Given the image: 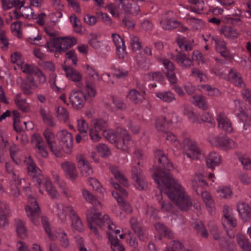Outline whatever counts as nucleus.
I'll return each instance as SVG.
<instances>
[{
  "instance_id": "f257e3e1",
  "label": "nucleus",
  "mask_w": 251,
  "mask_h": 251,
  "mask_svg": "<svg viewBox=\"0 0 251 251\" xmlns=\"http://www.w3.org/2000/svg\"><path fill=\"white\" fill-rule=\"evenodd\" d=\"M155 158L160 166L154 172L153 178L159 189V194H156V196L162 210L171 212L173 208L171 203L163 199V191L179 209L183 211L187 210L192 205V202L184 189L173 178L170 173V171L173 169L172 163L163 151L160 150L155 151Z\"/></svg>"
},
{
  "instance_id": "f03ea898",
  "label": "nucleus",
  "mask_w": 251,
  "mask_h": 251,
  "mask_svg": "<svg viewBox=\"0 0 251 251\" xmlns=\"http://www.w3.org/2000/svg\"><path fill=\"white\" fill-rule=\"evenodd\" d=\"M82 193L85 199L93 206V208L88 210L86 213L89 227L97 239L100 240L101 239V236L97 228L94 224H96L101 228L106 226L109 230L108 232L114 231L116 226L111 221L108 215H104L101 217L100 213L98 211L101 209V204L94 195L85 189L83 190Z\"/></svg>"
},
{
  "instance_id": "7ed1b4c3",
  "label": "nucleus",
  "mask_w": 251,
  "mask_h": 251,
  "mask_svg": "<svg viewBox=\"0 0 251 251\" xmlns=\"http://www.w3.org/2000/svg\"><path fill=\"white\" fill-rule=\"evenodd\" d=\"M116 4L111 3L106 7L113 16L119 18L122 14L124 15L123 22L128 28H133L135 25L133 21L128 19L129 16L132 14H138L140 12L139 6L136 4L133 5L126 0H116Z\"/></svg>"
},
{
  "instance_id": "20e7f679",
  "label": "nucleus",
  "mask_w": 251,
  "mask_h": 251,
  "mask_svg": "<svg viewBox=\"0 0 251 251\" xmlns=\"http://www.w3.org/2000/svg\"><path fill=\"white\" fill-rule=\"evenodd\" d=\"M76 44V40L74 37H64L56 38H50L47 41L46 47L50 52L57 53L65 52L69 49Z\"/></svg>"
},
{
  "instance_id": "39448f33",
  "label": "nucleus",
  "mask_w": 251,
  "mask_h": 251,
  "mask_svg": "<svg viewBox=\"0 0 251 251\" xmlns=\"http://www.w3.org/2000/svg\"><path fill=\"white\" fill-rule=\"evenodd\" d=\"M110 182L116 189L115 191H113L112 195L117 200L119 205L126 213H131L132 211V208L129 203L125 200L127 197V193L118 183L114 182L113 179L111 178Z\"/></svg>"
},
{
  "instance_id": "423d86ee",
  "label": "nucleus",
  "mask_w": 251,
  "mask_h": 251,
  "mask_svg": "<svg viewBox=\"0 0 251 251\" xmlns=\"http://www.w3.org/2000/svg\"><path fill=\"white\" fill-rule=\"evenodd\" d=\"M223 216L222 219V223L223 227L226 229L227 235L230 238H233L234 234L233 232H229L237 226V220L227 205H225L223 207Z\"/></svg>"
},
{
  "instance_id": "0eeeda50",
  "label": "nucleus",
  "mask_w": 251,
  "mask_h": 251,
  "mask_svg": "<svg viewBox=\"0 0 251 251\" xmlns=\"http://www.w3.org/2000/svg\"><path fill=\"white\" fill-rule=\"evenodd\" d=\"M186 155L192 159H198L201 154V150L193 140L186 138L183 140Z\"/></svg>"
},
{
  "instance_id": "6e6552de",
  "label": "nucleus",
  "mask_w": 251,
  "mask_h": 251,
  "mask_svg": "<svg viewBox=\"0 0 251 251\" xmlns=\"http://www.w3.org/2000/svg\"><path fill=\"white\" fill-rule=\"evenodd\" d=\"M57 137L64 151L68 154L70 153L73 146V137L72 134L67 130L63 129L57 132Z\"/></svg>"
},
{
  "instance_id": "1a4fd4ad",
  "label": "nucleus",
  "mask_w": 251,
  "mask_h": 251,
  "mask_svg": "<svg viewBox=\"0 0 251 251\" xmlns=\"http://www.w3.org/2000/svg\"><path fill=\"white\" fill-rule=\"evenodd\" d=\"M29 204L25 208L27 215L35 225L39 223L38 219L41 217V212L36 200L33 197L29 198Z\"/></svg>"
},
{
  "instance_id": "9d476101",
  "label": "nucleus",
  "mask_w": 251,
  "mask_h": 251,
  "mask_svg": "<svg viewBox=\"0 0 251 251\" xmlns=\"http://www.w3.org/2000/svg\"><path fill=\"white\" fill-rule=\"evenodd\" d=\"M25 161L27 165L29 175L32 178L33 180L36 182V184L40 185L43 179V176L41 175V170L37 167L30 156L26 158Z\"/></svg>"
},
{
  "instance_id": "9b49d317",
  "label": "nucleus",
  "mask_w": 251,
  "mask_h": 251,
  "mask_svg": "<svg viewBox=\"0 0 251 251\" xmlns=\"http://www.w3.org/2000/svg\"><path fill=\"white\" fill-rule=\"evenodd\" d=\"M118 136L119 137L118 139L116 147L123 151H127L133 143L129 134L126 130L120 128V130L118 131Z\"/></svg>"
},
{
  "instance_id": "f8f14e48",
  "label": "nucleus",
  "mask_w": 251,
  "mask_h": 251,
  "mask_svg": "<svg viewBox=\"0 0 251 251\" xmlns=\"http://www.w3.org/2000/svg\"><path fill=\"white\" fill-rule=\"evenodd\" d=\"M210 140L213 145L221 147L224 150L231 149L236 147L235 142L227 137L214 136L210 137Z\"/></svg>"
},
{
  "instance_id": "ddd939ff",
  "label": "nucleus",
  "mask_w": 251,
  "mask_h": 251,
  "mask_svg": "<svg viewBox=\"0 0 251 251\" xmlns=\"http://www.w3.org/2000/svg\"><path fill=\"white\" fill-rule=\"evenodd\" d=\"M31 142L38 153L43 157L46 158L48 156V152L47 148L40 135L37 133L33 134L31 137Z\"/></svg>"
},
{
  "instance_id": "4468645a",
  "label": "nucleus",
  "mask_w": 251,
  "mask_h": 251,
  "mask_svg": "<svg viewBox=\"0 0 251 251\" xmlns=\"http://www.w3.org/2000/svg\"><path fill=\"white\" fill-rule=\"evenodd\" d=\"M69 100L73 107L77 109L83 108L86 100L84 94L81 91H76L70 93Z\"/></svg>"
},
{
  "instance_id": "2eb2a0df",
  "label": "nucleus",
  "mask_w": 251,
  "mask_h": 251,
  "mask_svg": "<svg viewBox=\"0 0 251 251\" xmlns=\"http://www.w3.org/2000/svg\"><path fill=\"white\" fill-rule=\"evenodd\" d=\"M67 78L76 83V86L79 89H82L83 85L81 82L82 75L76 70L70 67H63Z\"/></svg>"
},
{
  "instance_id": "dca6fc26",
  "label": "nucleus",
  "mask_w": 251,
  "mask_h": 251,
  "mask_svg": "<svg viewBox=\"0 0 251 251\" xmlns=\"http://www.w3.org/2000/svg\"><path fill=\"white\" fill-rule=\"evenodd\" d=\"M235 103L236 106V111L237 115L241 122L244 123V128L247 129V127L251 126V116L248 114L240 105V101L238 100H235Z\"/></svg>"
},
{
  "instance_id": "f3484780",
  "label": "nucleus",
  "mask_w": 251,
  "mask_h": 251,
  "mask_svg": "<svg viewBox=\"0 0 251 251\" xmlns=\"http://www.w3.org/2000/svg\"><path fill=\"white\" fill-rule=\"evenodd\" d=\"M217 121L219 128L227 133H231L232 131L233 128L231 122L225 113H219L217 115Z\"/></svg>"
},
{
  "instance_id": "a211bd4d",
  "label": "nucleus",
  "mask_w": 251,
  "mask_h": 251,
  "mask_svg": "<svg viewBox=\"0 0 251 251\" xmlns=\"http://www.w3.org/2000/svg\"><path fill=\"white\" fill-rule=\"evenodd\" d=\"M62 169L65 173L67 178L74 181L77 177L78 175L75 164L70 161H65L61 163Z\"/></svg>"
},
{
  "instance_id": "6ab92c4d",
  "label": "nucleus",
  "mask_w": 251,
  "mask_h": 251,
  "mask_svg": "<svg viewBox=\"0 0 251 251\" xmlns=\"http://www.w3.org/2000/svg\"><path fill=\"white\" fill-rule=\"evenodd\" d=\"M69 211L70 217L72 221V226L75 230L81 232L84 230V226L80 218L76 214L72 207H66L65 209Z\"/></svg>"
},
{
  "instance_id": "aec40b11",
  "label": "nucleus",
  "mask_w": 251,
  "mask_h": 251,
  "mask_svg": "<svg viewBox=\"0 0 251 251\" xmlns=\"http://www.w3.org/2000/svg\"><path fill=\"white\" fill-rule=\"evenodd\" d=\"M76 159L81 170V173L83 176H87L93 174V169L84 156L78 155L76 156Z\"/></svg>"
},
{
  "instance_id": "412c9836",
  "label": "nucleus",
  "mask_w": 251,
  "mask_h": 251,
  "mask_svg": "<svg viewBox=\"0 0 251 251\" xmlns=\"http://www.w3.org/2000/svg\"><path fill=\"white\" fill-rule=\"evenodd\" d=\"M113 42L116 46L117 54L119 58H124L126 54V46L123 38L116 33L112 34Z\"/></svg>"
},
{
  "instance_id": "4be33fe9",
  "label": "nucleus",
  "mask_w": 251,
  "mask_h": 251,
  "mask_svg": "<svg viewBox=\"0 0 251 251\" xmlns=\"http://www.w3.org/2000/svg\"><path fill=\"white\" fill-rule=\"evenodd\" d=\"M175 61L182 68H189L193 65V59L182 51L178 52L176 56Z\"/></svg>"
},
{
  "instance_id": "5701e85b",
  "label": "nucleus",
  "mask_w": 251,
  "mask_h": 251,
  "mask_svg": "<svg viewBox=\"0 0 251 251\" xmlns=\"http://www.w3.org/2000/svg\"><path fill=\"white\" fill-rule=\"evenodd\" d=\"M154 226L156 231L163 237L170 240L174 239V233L164 224L156 223L154 225Z\"/></svg>"
},
{
  "instance_id": "b1692460",
  "label": "nucleus",
  "mask_w": 251,
  "mask_h": 251,
  "mask_svg": "<svg viewBox=\"0 0 251 251\" xmlns=\"http://www.w3.org/2000/svg\"><path fill=\"white\" fill-rule=\"evenodd\" d=\"M191 185L197 192V190L204 189L207 186V183L204 180L203 175L201 173H196L192 176L191 179Z\"/></svg>"
},
{
  "instance_id": "393cba45",
  "label": "nucleus",
  "mask_w": 251,
  "mask_h": 251,
  "mask_svg": "<svg viewBox=\"0 0 251 251\" xmlns=\"http://www.w3.org/2000/svg\"><path fill=\"white\" fill-rule=\"evenodd\" d=\"M212 39L215 41L216 45V50L218 52L221 54V55L226 59H230V55L227 50L226 47V43L223 40H218L215 37L212 36Z\"/></svg>"
},
{
  "instance_id": "a878e982",
  "label": "nucleus",
  "mask_w": 251,
  "mask_h": 251,
  "mask_svg": "<svg viewBox=\"0 0 251 251\" xmlns=\"http://www.w3.org/2000/svg\"><path fill=\"white\" fill-rule=\"evenodd\" d=\"M85 72L86 74V82L97 83L100 80L99 76L96 70L91 66L86 65L84 66Z\"/></svg>"
},
{
  "instance_id": "bb28decb",
  "label": "nucleus",
  "mask_w": 251,
  "mask_h": 251,
  "mask_svg": "<svg viewBox=\"0 0 251 251\" xmlns=\"http://www.w3.org/2000/svg\"><path fill=\"white\" fill-rule=\"evenodd\" d=\"M237 211L245 222L251 218V208L245 202H240L237 205Z\"/></svg>"
},
{
  "instance_id": "cd10ccee",
  "label": "nucleus",
  "mask_w": 251,
  "mask_h": 251,
  "mask_svg": "<svg viewBox=\"0 0 251 251\" xmlns=\"http://www.w3.org/2000/svg\"><path fill=\"white\" fill-rule=\"evenodd\" d=\"M161 27L166 30H172L178 27L180 25V23L175 19H172L167 17H164L160 22Z\"/></svg>"
},
{
  "instance_id": "c85d7f7f",
  "label": "nucleus",
  "mask_w": 251,
  "mask_h": 251,
  "mask_svg": "<svg viewBox=\"0 0 251 251\" xmlns=\"http://www.w3.org/2000/svg\"><path fill=\"white\" fill-rule=\"evenodd\" d=\"M191 101L193 104L203 110L208 109V106L206 99L201 95L193 96Z\"/></svg>"
},
{
  "instance_id": "c756f323",
  "label": "nucleus",
  "mask_w": 251,
  "mask_h": 251,
  "mask_svg": "<svg viewBox=\"0 0 251 251\" xmlns=\"http://www.w3.org/2000/svg\"><path fill=\"white\" fill-rule=\"evenodd\" d=\"M110 170L114 176L115 178L121 183L123 184L125 186H128L127 179L120 171L118 167L116 166H112L110 167Z\"/></svg>"
},
{
  "instance_id": "7c9ffc66",
  "label": "nucleus",
  "mask_w": 251,
  "mask_h": 251,
  "mask_svg": "<svg viewBox=\"0 0 251 251\" xmlns=\"http://www.w3.org/2000/svg\"><path fill=\"white\" fill-rule=\"evenodd\" d=\"M2 6L4 9L7 10L14 7L16 9H20L24 6L25 0H1Z\"/></svg>"
},
{
  "instance_id": "2f4dec72",
  "label": "nucleus",
  "mask_w": 251,
  "mask_h": 251,
  "mask_svg": "<svg viewBox=\"0 0 251 251\" xmlns=\"http://www.w3.org/2000/svg\"><path fill=\"white\" fill-rule=\"evenodd\" d=\"M221 163V156L215 152L209 153L206 159V165L208 168H213Z\"/></svg>"
},
{
  "instance_id": "473e14b6",
  "label": "nucleus",
  "mask_w": 251,
  "mask_h": 251,
  "mask_svg": "<svg viewBox=\"0 0 251 251\" xmlns=\"http://www.w3.org/2000/svg\"><path fill=\"white\" fill-rule=\"evenodd\" d=\"M108 240L113 251H125L124 246L115 235L108 233Z\"/></svg>"
},
{
  "instance_id": "72a5a7b5",
  "label": "nucleus",
  "mask_w": 251,
  "mask_h": 251,
  "mask_svg": "<svg viewBox=\"0 0 251 251\" xmlns=\"http://www.w3.org/2000/svg\"><path fill=\"white\" fill-rule=\"evenodd\" d=\"M15 226L18 236L23 239L26 238L27 236V230L23 221L20 219H16Z\"/></svg>"
},
{
  "instance_id": "f704fd0d",
  "label": "nucleus",
  "mask_w": 251,
  "mask_h": 251,
  "mask_svg": "<svg viewBox=\"0 0 251 251\" xmlns=\"http://www.w3.org/2000/svg\"><path fill=\"white\" fill-rule=\"evenodd\" d=\"M189 3L192 4L190 10L197 14H201L204 8V3L203 0H188Z\"/></svg>"
},
{
  "instance_id": "c9c22d12",
  "label": "nucleus",
  "mask_w": 251,
  "mask_h": 251,
  "mask_svg": "<svg viewBox=\"0 0 251 251\" xmlns=\"http://www.w3.org/2000/svg\"><path fill=\"white\" fill-rule=\"evenodd\" d=\"M44 185L46 191L52 199H58L59 198V194L50 180H46Z\"/></svg>"
},
{
  "instance_id": "e433bc0d",
  "label": "nucleus",
  "mask_w": 251,
  "mask_h": 251,
  "mask_svg": "<svg viewBox=\"0 0 251 251\" xmlns=\"http://www.w3.org/2000/svg\"><path fill=\"white\" fill-rule=\"evenodd\" d=\"M21 97V93L17 94L14 99V101L19 109L23 112H26L29 110L28 104L26 100L22 99Z\"/></svg>"
},
{
  "instance_id": "4c0bfd02",
  "label": "nucleus",
  "mask_w": 251,
  "mask_h": 251,
  "mask_svg": "<svg viewBox=\"0 0 251 251\" xmlns=\"http://www.w3.org/2000/svg\"><path fill=\"white\" fill-rule=\"evenodd\" d=\"M156 96L160 100L168 103L176 100L174 94L171 91L159 92L156 93Z\"/></svg>"
},
{
  "instance_id": "58836bf2",
  "label": "nucleus",
  "mask_w": 251,
  "mask_h": 251,
  "mask_svg": "<svg viewBox=\"0 0 251 251\" xmlns=\"http://www.w3.org/2000/svg\"><path fill=\"white\" fill-rule=\"evenodd\" d=\"M129 99L135 103H139L144 99V95L135 89L130 90L128 93Z\"/></svg>"
},
{
  "instance_id": "ea45409f",
  "label": "nucleus",
  "mask_w": 251,
  "mask_h": 251,
  "mask_svg": "<svg viewBox=\"0 0 251 251\" xmlns=\"http://www.w3.org/2000/svg\"><path fill=\"white\" fill-rule=\"evenodd\" d=\"M229 76L231 81L237 86L242 87L243 84L240 74L238 73L233 69H231L229 72Z\"/></svg>"
},
{
  "instance_id": "a19ab883",
  "label": "nucleus",
  "mask_w": 251,
  "mask_h": 251,
  "mask_svg": "<svg viewBox=\"0 0 251 251\" xmlns=\"http://www.w3.org/2000/svg\"><path fill=\"white\" fill-rule=\"evenodd\" d=\"M219 249L221 251H234L235 245L232 242L226 240L225 238L221 239L219 242Z\"/></svg>"
},
{
  "instance_id": "79ce46f5",
  "label": "nucleus",
  "mask_w": 251,
  "mask_h": 251,
  "mask_svg": "<svg viewBox=\"0 0 251 251\" xmlns=\"http://www.w3.org/2000/svg\"><path fill=\"white\" fill-rule=\"evenodd\" d=\"M193 41L186 40L184 38H179L177 39V43L179 47L185 51L191 50L193 48Z\"/></svg>"
},
{
  "instance_id": "37998d69",
  "label": "nucleus",
  "mask_w": 251,
  "mask_h": 251,
  "mask_svg": "<svg viewBox=\"0 0 251 251\" xmlns=\"http://www.w3.org/2000/svg\"><path fill=\"white\" fill-rule=\"evenodd\" d=\"M238 244L243 251H251V244L248 239L243 235L237 237Z\"/></svg>"
},
{
  "instance_id": "c03bdc74",
  "label": "nucleus",
  "mask_w": 251,
  "mask_h": 251,
  "mask_svg": "<svg viewBox=\"0 0 251 251\" xmlns=\"http://www.w3.org/2000/svg\"><path fill=\"white\" fill-rule=\"evenodd\" d=\"M221 32L225 37L231 39L237 38L239 35L237 31L229 26H225L223 27Z\"/></svg>"
},
{
  "instance_id": "a18cd8bd",
  "label": "nucleus",
  "mask_w": 251,
  "mask_h": 251,
  "mask_svg": "<svg viewBox=\"0 0 251 251\" xmlns=\"http://www.w3.org/2000/svg\"><path fill=\"white\" fill-rule=\"evenodd\" d=\"M120 129H117L116 134L111 130H104L103 135L108 141L114 144L116 146L118 139L119 137L118 136V131Z\"/></svg>"
},
{
  "instance_id": "49530a36",
  "label": "nucleus",
  "mask_w": 251,
  "mask_h": 251,
  "mask_svg": "<svg viewBox=\"0 0 251 251\" xmlns=\"http://www.w3.org/2000/svg\"><path fill=\"white\" fill-rule=\"evenodd\" d=\"M196 193L198 195H201L202 198L207 206L212 207L213 206V201L208 192L204 191L203 189H201V190H197Z\"/></svg>"
},
{
  "instance_id": "de8ad7c7",
  "label": "nucleus",
  "mask_w": 251,
  "mask_h": 251,
  "mask_svg": "<svg viewBox=\"0 0 251 251\" xmlns=\"http://www.w3.org/2000/svg\"><path fill=\"white\" fill-rule=\"evenodd\" d=\"M40 113L45 124L50 127L55 126L52 115L49 112H47L45 109L41 108Z\"/></svg>"
},
{
  "instance_id": "09e8293b",
  "label": "nucleus",
  "mask_w": 251,
  "mask_h": 251,
  "mask_svg": "<svg viewBox=\"0 0 251 251\" xmlns=\"http://www.w3.org/2000/svg\"><path fill=\"white\" fill-rule=\"evenodd\" d=\"M201 91L206 93L208 96L218 97L221 95V93L218 89L209 85H202L201 86Z\"/></svg>"
},
{
  "instance_id": "8fccbe9b",
  "label": "nucleus",
  "mask_w": 251,
  "mask_h": 251,
  "mask_svg": "<svg viewBox=\"0 0 251 251\" xmlns=\"http://www.w3.org/2000/svg\"><path fill=\"white\" fill-rule=\"evenodd\" d=\"M56 113L57 117L59 121L65 123L67 122L69 119V113L65 108L59 106L57 108Z\"/></svg>"
},
{
  "instance_id": "3c124183",
  "label": "nucleus",
  "mask_w": 251,
  "mask_h": 251,
  "mask_svg": "<svg viewBox=\"0 0 251 251\" xmlns=\"http://www.w3.org/2000/svg\"><path fill=\"white\" fill-rule=\"evenodd\" d=\"M9 214V209L5 208V210L0 208V227L5 226L8 224L7 217Z\"/></svg>"
},
{
  "instance_id": "603ef678",
  "label": "nucleus",
  "mask_w": 251,
  "mask_h": 251,
  "mask_svg": "<svg viewBox=\"0 0 251 251\" xmlns=\"http://www.w3.org/2000/svg\"><path fill=\"white\" fill-rule=\"evenodd\" d=\"M9 41L4 31H0V48L2 50H6L9 46Z\"/></svg>"
},
{
  "instance_id": "864d4df0",
  "label": "nucleus",
  "mask_w": 251,
  "mask_h": 251,
  "mask_svg": "<svg viewBox=\"0 0 251 251\" xmlns=\"http://www.w3.org/2000/svg\"><path fill=\"white\" fill-rule=\"evenodd\" d=\"M97 150L103 157H107L111 154V151L108 146L104 144H99L97 146Z\"/></svg>"
},
{
  "instance_id": "5fc2aeb1",
  "label": "nucleus",
  "mask_w": 251,
  "mask_h": 251,
  "mask_svg": "<svg viewBox=\"0 0 251 251\" xmlns=\"http://www.w3.org/2000/svg\"><path fill=\"white\" fill-rule=\"evenodd\" d=\"M22 83L20 85L21 89L23 92L24 94L26 95H30L32 94V89L35 88L32 87L31 85L28 83L25 80L22 79Z\"/></svg>"
},
{
  "instance_id": "6e6d98bb",
  "label": "nucleus",
  "mask_w": 251,
  "mask_h": 251,
  "mask_svg": "<svg viewBox=\"0 0 251 251\" xmlns=\"http://www.w3.org/2000/svg\"><path fill=\"white\" fill-rule=\"evenodd\" d=\"M130 46L134 51L139 50L142 48V43L139 37L132 35L130 37Z\"/></svg>"
},
{
  "instance_id": "4d7b16f0",
  "label": "nucleus",
  "mask_w": 251,
  "mask_h": 251,
  "mask_svg": "<svg viewBox=\"0 0 251 251\" xmlns=\"http://www.w3.org/2000/svg\"><path fill=\"white\" fill-rule=\"evenodd\" d=\"M44 136L49 145H51L54 143L55 135L49 129L46 128L43 132Z\"/></svg>"
},
{
  "instance_id": "13d9d810",
  "label": "nucleus",
  "mask_w": 251,
  "mask_h": 251,
  "mask_svg": "<svg viewBox=\"0 0 251 251\" xmlns=\"http://www.w3.org/2000/svg\"><path fill=\"white\" fill-rule=\"evenodd\" d=\"M168 124L165 117L160 116L156 120V128L159 131H164Z\"/></svg>"
},
{
  "instance_id": "bf43d9fd",
  "label": "nucleus",
  "mask_w": 251,
  "mask_h": 251,
  "mask_svg": "<svg viewBox=\"0 0 251 251\" xmlns=\"http://www.w3.org/2000/svg\"><path fill=\"white\" fill-rule=\"evenodd\" d=\"M21 69L22 72L25 74H27V75H34L38 70L37 67L29 64H25L23 66H22Z\"/></svg>"
},
{
  "instance_id": "052dcab7",
  "label": "nucleus",
  "mask_w": 251,
  "mask_h": 251,
  "mask_svg": "<svg viewBox=\"0 0 251 251\" xmlns=\"http://www.w3.org/2000/svg\"><path fill=\"white\" fill-rule=\"evenodd\" d=\"M70 20L73 24V26L74 28V30L76 33L82 34L83 31L81 25L78 24L79 22L77 17L75 15H72L70 17Z\"/></svg>"
},
{
  "instance_id": "680f3d73",
  "label": "nucleus",
  "mask_w": 251,
  "mask_h": 251,
  "mask_svg": "<svg viewBox=\"0 0 251 251\" xmlns=\"http://www.w3.org/2000/svg\"><path fill=\"white\" fill-rule=\"evenodd\" d=\"M159 61L164 65L165 68L167 70V72H173L175 70V66L169 59L162 58L159 59Z\"/></svg>"
},
{
  "instance_id": "e2e57ef3",
  "label": "nucleus",
  "mask_w": 251,
  "mask_h": 251,
  "mask_svg": "<svg viewBox=\"0 0 251 251\" xmlns=\"http://www.w3.org/2000/svg\"><path fill=\"white\" fill-rule=\"evenodd\" d=\"M57 207L58 210V211L57 212V215L58 218L61 220L62 222H65L67 218V213L69 212V211L68 210H66L65 208L66 207H72L71 206H62L61 205L57 204Z\"/></svg>"
},
{
  "instance_id": "0e129e2a",
  "label": "nucleus",
  "mask_w": 251,
  "mask_h": 251,
  "mask_svg": "<svg viewBox=\"0 0 251 251\" xmlns=\"http://www.w3.org/2000/svg\"><path fill=\"white\" fill-rule=\"evenodd\" d=\"M134 181L135 187L139 190H144L148 187V183L145 179V177L138 178L137 180H134Z\"/></svg>"
},
{
  "instance_id": "69168bd1",
  "label": "nucleus",
  "mask_w": 251,
  "mask_h": 251,
  "mask_svg": "<svg viewBox=\"0 0 251 251\" xmlns=\"http://www.w3.org/2000/svg\"><path fill=\"white\" fill-rule=\"evenodd\" d=\"M107 123L105 121L102 119L96 120L94 123L93 128L100 131H102L103 132L104 130H106L105 129Z\"/></svg>"
},
{
  "instance_id": "338daca9",
  "label": "nucleus",
  "mask_w": 251,
  "mask_h": 251,
  "mask_svg": "<svg viewBox=\"0 0 251 251\" xmlns=\"http://www.w3.org/2000/svg\"><path fill=\"white\" fill-rule=\"evenodd\" d=\"M77 128L80 134H86L88 128L87 123L84 120H79L77 121Z\"/></svg>"
},
{
  "instance_id": "774afa93",
  "label": "nucleus",
  "mask_w": 251,
  "mask_h": 251,
  "mask_svg": "<svg viewBox=\"0 0 251 251\" xmlns=\"http://www.w3.org/2000/svg\"><path fill=\"white\" fill-rule=\"evenodd\" d=\"M11 62L17 64L19 66L23 65V62L21 58V54L20 52L16 51L11 55Z\"/></svg>"
}]
</instances>
